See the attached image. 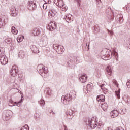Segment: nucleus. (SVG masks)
Instances as JSON below:
<instances>
[{
  "label": "nucleus",
  "instance_id": "obj_32",
  "mask_svg": "<svg viewBox=\"0 0 130 130\" xmlns=\"http://www.w3.org/2000/svg\"><path fill=\"white\" fill-rule=\"evenodd\" d=\"M113 55L115 57L116 59H117V57H118V53L115 51V50H113Z\"/></svg>",
  "mask_w": 130,
  "mask_h": 130
},
{
  "label": "nucleus",
  "instance_id": "obj_2",
  "mask_svg": "<svg viewBox=\"0 0 130 130\" xmlns=\"http://www.w3.org/2000/svg\"><path fill=\"white\" fill-rule=\"evenodd\" d=\"M38 72L39 74H41V76L44 78H46L47 77V73L48 71L47 70H45V67L42 64H39L37 67Z\"/></svg>",
  "mask_w": 130,
  "mask_h": 130
},
{
  "label": "nucleus",
  "instance_id": "obj_45",
  "mask_svg": "<svg viewBox=\"0 0 130 130\" xmlns=\"http://www.w3.org/2000/svg\"><path fill=\"white\" fill-rule=\"evenodd\" d=\"M75 2H77V4L80 6V3H81V0H75Z\"/></svg>",
  "mask_w": 130,
  "mask_h": 130
},
{
  "label": "nucleus",
  "instance_id": "obj_24",
  "mask_svg": "<svg viewBox=\"0 0 130 130\" xmlns=\"http://www.w3.org/2000/svg\"><path fill=\"white\" fill-rule=\"evenodd\" d=\"M42 42L44 45H47L48 44V40L47 37H44L43 38Z\"/></svg>",
  "mask_w": 130,
  "mask_h": 130
},
{
  "label": "nucleus",
  "instance_id": "obj_50",
  "mask_svg": "<svg viewBox=\"0 0 130 130\" xmlns=\"http://www.w3.org/2000/svg\"><path fill=\"white\" fill-rule=\"evenodd\" d=\"M104 86V84H102L101 85V88H102V89H103V86Z\"/></svg>",
  "mask_w": 130,
  "mask_h": 130
},
{
  "label": "nucleus",
  "instance_id": "obj_10",
  "mask_svg": "<svg viewBox=\"0 0 130 130\" xmlns=\"http://www.w3.org/2000/svg\"><path fill=\"white\" fill-rule=\"evenodd\" d=\"M88 76L86 74H83L79 77V80L81 83H86Z\"/></svg>",
  "mask_w": 130,
  "mask_h": 130
},
{
  "label": "nucleus",
  "instance_id": "obj_47",
  "mask_svg": "<svg viewBox=\"0 0 130 130\" xmlns=\"http://www.w3.org/2000/svg\"><path fill=\"white\" fill-rule=\"evenodd\" d=\"M63 128H64V130H68V128L67 127V126L63 125Z\"/></svg>",
  "mask_w": 130,
  "mask_h": 130
},
{
  "label": "nucleus",
  "instance_id": "obj_43",
  "mask_svg": "<svg viewBox=\"0 0 130 130\" xmlns=\"http://www.w3.org/2000/svg\"><path fill=\"white\" fill-rule=\"evenodd\" d=\"M59 1V0H54V3L55 5H56V6H57Z\"/></svg>",
  "mask_w": 130,
  "mask_h": 130
},
{
  "label": "nucleus",
  "instance_id": "obj_39",
  "mask_svg": "<svg viewBox=\"0 0 130 130\" xmlns=\"http://www.w3.org/2000/svg\"><path fill=\"white\" fill-rule=\"evenodd\" d=\"M44 2H45V4H50L51 3V1L50 0H44Z\"/></svg>",
  "mask_w": 130,
  "mask_h": 130
},
{
  "label": "nucleus",
  "instance_id": "obj_44",
  "mask_svg": "<svg viewBox=\"0 0 130 130\" xmlns=\"http://www.w3.org/2000/svg\"><path fill=\"white\" fill-rule=\"evenodd\" d=\"M97 128H101V124L100 123H99V124H97Z\"/></svg>",
  "mask_w": 130,
  "mask_h": 130
},
{
  "label": "nucleus",
  "instance_id": "obj_53",
  "mask_svg": "<svg viewBox=\"0 0 130 130\" xmlns=\"http://www.w3.org/2000/svg\"><path fill=\"white\" fill-rule=\"evenodd\" d=\"M128 81H130V80H128Z\"/></svg>",
  "mask_w": 130,
  "mask_h": 130
},
{
  "label": "nucleus",
  "instance_id": "obj_23",
  "mask_svg": "<svg viewBox=\"0 0 130 130\" xmlns=\"http://www.w3.org/2000/svg\"><path fill=\"white\" fill-rule=\"evenodd\" d=\"M86 88H87V91H91V90L93 89V84L89 83L87 84Z\"/></svg>",
  "mask_w": 130,
  "mask_h": 130
},
{
  "label": "nucleus",
  "instance_id": "obj_48",
  "mask_svg": "<svg viewBox=\"0 0 130 130\" xmlns=\"http://www.w3.org/2000/svg\"><path fill=\"white\" fill-rule=\"evenodd\" d=\"M125 113L124 112H123V110H122V112L121 113V114H124Z\"/></svg>",
  "mask_w": 130,
  "mask_h": 130
},
{
  "label": "nucleus",
  "instance_id": "obj_42",
  "mask_svg": "<svg viewBox=\"0 0 130 130\" xmlns=\"http://www.w3.org/2000/svg\"><path fill=\"white\" fill-rule=\"evenodd\" d=\"M113 83L114 84H115V85H116V86H117V85H118V83H117V81H116V80H114L113 81Z\"/></svg>",
  "mask_w": 130,
  "mask_h": 130
},
{
  "label": "nucleus",
  "instance_id": "obj_13",
  "mask_svg": "<svg viewBox=\"0 0 130 130\" xmlns=\"http://www.w3.org/2000/svg\"><path fill=\"white\" fill-rule=\"evenodd\" d=\"M12 115V111L10 110H7L6 112L5 117V120H9L10 118H11V116Z\"/></svg>",
  "mask_w": 130,
  "mask_h": 130
},
{
  "label": "nucleus",
  "instance_id": "obj_36",
  "mask_svg": "<svg viewBox=\"0 0 130 130\" xmlns=\"http://www.w3.org/2000/svg\"><path fill=\"white\" fill-rule=\"evenodd\" d=\"M68 113L70 116H72V115H73L74 114V111H73V110H70L68 112Z\"/></svg>",
  "mask_w": 130,
  "mask_h": 130
},
{
  "label": "nucleus",
  "instance_id": "obj_6",
  "mask_svg": "<svg viewBox=\"0 0 130 130\" xmlns=\"http://www.w3.org/2000/svg\"><path fill=\"white\" fill-rule=\"evenodd\" d=\"M49 31H53L55 29H56V24L54 22H50L48 24Z\"/></svg>",
  "mask_w": 130,
  "mask_h": 130
},
{
  "label": "nucleus",
  "instance_id": "obj_5",
  "mask_svg": "<svg viewBox=\"0 0 130 130\" xmlns=\"http://www.w3.org/2000/svg\"><path fill=\"white\" fill-rule=\"evenodd\" d=\"M27 7L29 10H34L36 8V3H35L32 0H29L27 3Z\"/></svg>",
  "mask_w": 130,
  "mask_h": 130
},
{
  "label": "nucleus",
  "instance_id": "obj_19",
  "mask_svg": "<svg viewBox=\"0 0 130 130\" xmlns=\"http://www.w3.org/2000/svg\"><path fill=\"white\" fill-rule=\"evenodd\" d=\"M31 49L34 53H39V49L35 45L32 46Z\"/></svg>",
  "mask_w": 130,
  "mask_h": 130
},
{
  "label": "nucleus",
  "instance_id": "obj_27",
  "mask_svg": "<svg viewBox=\"0 0 130 130\" xmlns=\"http://www.w3.org/2000/svg\"><path fill=\"white\" fill-rule=\"evenodd\" d=\"M115 94L118 99H120V89H119L118 91H115Z\"/></svg>",
  "mask_w": 130,
  "mask_h": 130
},
{
  "label": "nucleus",
  "instance_id": "obj_11",
  "mask_svg": "<svg viewBox=\"0 0 130 130\" xmlns=\"http://www.w3.org/2000/svg\"><path fill=\"white\" fill-rule=\"evenodd\" d=\"M99 104L100 106H101V108H102L103 110H104V111L105 112L107 111V109L108 108V107L107 106V103H106L104 102Z\"/></svg>",
  "mask_w": 130,
  "mask_h": 130
},
{
  "label": "nucleus",
  "instance_id": "obj_29",
  "mask_svg": "<svg viewBox=\"0 0 130 130\" xmlns=\"http://www.w3.org/2000/svg\"><path fill=\"white\" fill-rule=\"evenodd\" d=\"M23 102V99H21L18 102H15V104H16L17 106L20 107L21 106V104Z\"/></svg>",
  "mask_w": 130,
  "mask_h": 130
},
{
  "label": "nucleus",
  "instance_id": "obj_35",
  "mask_svg": "<svg viewBox=\"0 0 130 130\" xmlns=\"http://www.w3.org/2000/svg\"><path fill=\"white\" fill-rule=\"evenodd\" d=\"M58 47H59V45H53V48H54V49L55 50H57V49H58Z\"/></svg>",
  "mask_w": 130,
  "mask_h": 130
},
{
  "label": "nucleus",
  "instance_id": "obj_37",
  "mask_svg": "<svg viewBox=\"0 0 130 130\" xmlns=\"http://www.w3.org/2000/svg\"><path fill=\"white\" fill-rule=\"evenodd\" d=\"M47 94L48 95H50L51 94V90H50V89L48 88L47 89Z\"/></svg>",
  "mask_w": 130,
  "mask_h": 130
},
{
  "label": "nucleus",
  "instance_id": "obj_28",
  "mask_svg": "<svg viewBox=\"0 0 130 130\" xmlns=\"http://www.w3.org/2000/svg\"><path fill=\"white\" fill-rule=\"evenodd\" d=\"M24 39V36H19L17 39V40L18 42H21V41H23V40Z\"/></svg>",
  "mask_w": 130,
  "mask_h": 130
},
{
  "label": "nucleus",
  "instance_id": "obj_52",
  "mask_svg": "<svg viewBox=\"0 0 130 130\" xmlns=\"http://www.w3.org/2000/svg\"><path fill=\"white\" fill-rule=\"evenodd\" d=\"M85 93H86V94H87V93H88V92H86V91H85Z\"/></svg>",
  "mask_w": 130,
  "mask_h": 130
},
{
  "label": "nucleus",
  "instance_id": "obj_16",
  "mask_svg": "<svg viewBox=\"0 0 130 130\" xmlns=\"http://www.w3.org/2000/svg\"><path fill=\"white\" fill-rule=\"evenodd\" d=\"M11 14L12 17H16V16L18 15V12H17V10L14 7H12L11 9Z\"/></svg>",
  "mask_w": 130,
  "mask_h": 130
},
{
  "label": "nucleus",
  "instance_id": "obj_51",
  "mask_svg": "<svg viewBox=\"0 0 130 130\" xmlns=\"http://www.w3.org/2000/svg\"><path fill=\"white\" fill-rule=\"evenodd\" d=\"M51 113H52V114H55V113H54V112H53V111H52Z\"/></svg>",
  "mask_w": 130,
  "mask_h": 130
},
{
  "label": "nucleus",
  "instance_id": "obj_49",
  "mask_svg": "<svg viewBox=\"0 0 130 130\" xmlns=\"http://www.w3.org/2000/svg\"><path fill=\"white\" fill-rule=\"evenodd\" d=\"M106 130H112V129H111V128L108 127H107Z\"/></svg>",
  "mask_w": 130,
  "mask_h": 130
},
{
  "label": "nucleus",
  "instance_id": "obj_9",
  "mask_svg": "<svg viewBox=\"0 0 130 130\" xmlns=\"http://www.w3.org/2000/svg\"><path fill=\"white\" fill-rule=\"evenodd\" d=\"M72 15L70 14H67L65 15L63 19H64L67 22V23H71V22H73V18H72Z\"/></svg>",
  "mask_w": 130,
  "mask_h": 130
},
{
  "label": "nucleus",
  "instance_id": "obj_26",
  "mask_svg": "<svg viewBox=\"0 0 130 130\" xmlns=\"http://www.w3.org/2000/svg\"><path fill=\"white\" fill-rule=\"evenodd\" d=\"M57 6L59 7V8H60V7H62V6H63V0H59Z\"/></svg>",
  "mask_w": 130,
  "mask_h": 130
},
{
  "label": "nucleus",
  "instance_id": "obj_21",
  "mask_svg": "<svg viewBox=\"0 0 130 130\" xmlns=\"http://www.w3.org/2000/svg\"><path fill=\"white\" fill-rule=\"evenodd\" d=\"M25 52L24 51H20L18 53V56L20 57V58H24L25 57Z\"/></svg>",
  "mask_w": 130,
  "mask_h": 130
},
{
  "label": "nucleus",
  "instance_id": "obj_20",
  "mask_svg": "<svg viewBox=\"0 0 130 130\" xmlns=\"http://www.w3.org/2000/svg\"><path fill=\"white\" fill-rule=\"evenodd\" d=\"M96 2V5L98 8L99 9H102L103 6H102V3H101V0H95Z\"/></svg>",
  "mask_w": 130,
  "mask_h": 130
},
{
  "label": "nucleus",
  "instance_id": "obj_31",
  "mask_svg": "<svg viewBox=\"0 0 130 130\" xmlns=\"http://www.w3.org/2000/svg\"><path fill=\"white\" fill-rule=\"evenodd\" d=\"M60 8H61V11H63V12H66L67 10H68V7L64 6V5L61 6Z\"/></svg>",
  "mask_w": 130,
  "mask_h": 130
},
{
  "label": "nucleus",
  "instance_id": "obj_22",
  "mask_svg": "<svg viewBox=\"0 0 130 130\" xmlns=\"http://www.w3.org/2000/svg\"><path fill=\"white\" fill-rule=\"evenodd\" d=\"M11 32L13 33V34H14V35H17V34H18V31L16 29V27L13 26L11 28Z\"/></svg>",
  "mask_w": 130,
  "mask_h": 130
},
{
  "label": "nucleus",
  "instance_id": "obj_38",
  "mask_svg": "<svg viewBox=\"0 0 130 130\" xmlns=\"http://www.w3.org/2000/svg\"><path fill=\"white\" fill-rule=\"evenodd\" d=\"M43 8L44 10H46V9H47V5L46 3L43 4Z\"/></svg>",
  "mask_w": 130,
  "mask_h": 130
},
{
  "label": "nucleus",
  "instance_id": "obj_7",
  "mask_svg": "<svg viewBox=\"0 0 130 130\" xmlns=\"http://www.w3.org/2000/svg\"><path fill=\"white\" fill-rule=\"evenodd\" d=\"M0 62L1 64L5 65L8 63V58L5 55L0 56Z\"/></svg>",
  "mask_w": 130,
  "mask_h": 130
},
{
  "label": "nucleus",
  "instance_id": "obj_17",
  "mask_svg": "<svg viewBox=\"0 0 130 130\" xmlns=\"http://www.w3.org/2000/svg\"><path fill=\"white\" fill-rule=\"evenodd\" d=\"M41 33L40 29L39 28H35L32 30V34L34 36H38Z\"/></svg>",
  "mask_w": 130,
  "mask_h": 130
},
{
  "label": "nucleus",
  "instance_id": "obj_25",
  "mask_svg": "<svg viewBox=\"0 0 130 130\" xmlns=\"http://www.w3.org/2000/svg\"><path fill=\"white\" fill-rule=\"evenodd\" d=\"M110 56L109 54H105L102 56V58L104 59V60H108V57Z\"/></svg>",
  "mask_w": 130,
  "mask_h": 130
},
{
  "label": "nucleus",
  "instance_id": "obj_4",
  "mask_svg": "<svg viewBox=\"0 0 130 130\" xmlns=\"http://www.w3.org/2000/svg\"><path fill=\"white\" fill-rule=\"evenodd\" d=\"M10 74L12 77H16L18 75V67L17 66H13L10 70Z\"/></svg>",
  "mask_w": 130,
  "mask_h": 130
},
{
  "label": "nucleus",
  "instance_id": "obj_18",
  "mask_svg": "<svg viewBox=\"0 0 130 130\" xmlns=\"http://www.w3.org/2000/svg\"><path fill=\"white\" fill-rule=\"evenodd\" d=\"M56 52L58 54H62V52H64V48H63V46L59 45Z\"/></svg>",
  "mask_w": 130,
  "mask_h": 130
},
{
  "label": "nucleus",
  "instance_id": "obj_46",
  "mask_svg": "<svg viewBox=\"0 0 130 130\" xmlns=\"http://www.w3.org/2000/svg\"><path fill=\"white\" fill-rule=\"evenodd\" d=\"M109 32L110 34V35H111V36H112V35H113V31L112 30H109Z\"/></svg>",
  "mask_w": 130,
  "mask_h": 130
},
{
  "label": "nucleus",
  "instance_id": "obj_30",
  "mask_svg": "<svg viewBox=\"0 0 130 130\" xmlns=\"http://www.w3.org/2000/svg\"><path fill=\"white\" fill-rule=\"evenodd\" d=\"M30 128L28 125H25L24 126L21 127L20 130H29Z\"/></svg>",
  "mask_w": 130,
  "mask_h": 130
},
{
  "label": "nucleus",
  "instance_id": "obj_3",
  "mask_svg": "<svg viewBox=\"0 0 130 130\" xmlns=\"http://www.w3.org/2000/svg\"><path fill=\"white\" fill-rule=\"evenodd\" d=\"M86 124L89 125L91 128L94 129L97 127V122L96 119H88V121L86 122Z\"/></svg>",
  "mask_w": 130,
  "mask_h": 130
},
{
  "label": "nucleus",
  "instance_id": "obj_12",
  "mask_svg": "<svg viewBox=\"0 0 130 130\" xmlns=\"http://www.w3.org/2000/svg\"><path fill=\"white\" fill-rule=\"evenodd\" d=\"M118 114H119V112L116 110H114L112 111L110 113V115L112 118L117 117V116H118Z\"/></svg>",
  "mask_w": 130,
  "mask_h": 130
},
{
  "label": "nucleus",
  "instance_id": "obj_15",
  "mask_svg": "<svg viewBox=\"0 0 130 130\" xmlns=\"http://www.w3.org/2000/svg\"><path fill=\"white\" fill-rule=\"evenodd\" d=\"M57 14V12L56 11V10L55 9H51L48 13V16L49 17H54L55 15Z\"/></svg>",
  "mask_w": 130,
  "mask_h": 130
},
{
  "label": "nucleus",
  "instance_id": "obj_1",
  "mask_svg": "<svg viewBox=\"0 0 130 130\" xmlns=\"http://www.w3.org/2000/svg\"><path fill=\"white\" fill-rule=\"evenodd\" d=\"M77 97V94L75 90H71L69 94H67L66 95H63L61 98L62 103L63 104L67 105L72 99H75Z\"/></svg>",
  "mask_w": 130,
  "mask_h": 130
},
{
  "label": "nucleus",
  "instance_id": "obj_40",
  "mask_svg": "<svg viewBox=\"0 0 130 130\" xmlns=\"http://www.w3.org/2000/svg\"><path fill=\"white\" fill-rule=\"evenodd\" d=\"M115 130H124V129L122 127H118Z\"/></svg>",
  "mask_w": 130,
  "mask_h": 130
},
{
  "label": "nucleus",
  "instance_id": "obj_8",
  "mask_svg": "<svg viewBox=\"0 0 130 130\" xmlns=\"http://www.w3.org/2000/svg\"><path fill=\"white\" fill-rule=\"evenodd\" d=\"M105 96L104 95H98L96 97V101L98 102V104H100L105 101Z\"/></svg>",
  "mask_w": 130,
  "mask_h": 130
},
{
  "label": "nucleus",
  "instance_id": "obj_33",
  "mask_svg": "<svg viewBox=\"0 0 130 130\" xmlns=\"http://www.w3.org/2000/svg\"><path fill=\"white\" fill-rule=\"evenodd\" d=\"M39 104H40V105H41L42 106H43V105L45 104V102L43 100H40L39 101Z\"/></svg>",
  "mask_w": 130,
  "mask_h": 130
},
{
  "label": "nucleus",
  "instance_id": "obj_14",
  "mask_svg": "<svg viewBox=\"0 0 130 130\" xmlns=\"http://www.w3.org/2000/svg\"><path fill=\"white\" fill-rule=\"evenodd\" d=\"M106 72L107 75H108L109 76H111L112 74V68L110 65H108L106 69Z\"/></svg>",
  "mask_w": 130,
  "mask_h": 130
},
{
  "label": "nucleus",
  "instance_id": "obj_34",
  "mask_svg": "<svg viewBox=\"0 0 130 130\" xmlns=\"http://www.w3.org/2000/svg\"><path fill=\"white\" fill-rule=\"evenodd\" d=\"M11 39H6L5 40V42L7 44H10V43H11Z\"/></svg>",
  "mask_w": 130,
  "mask_h": 130
},
{
  "label": "nucleus",
  "instance_id": "obj_41",
  "mask_svg": "<svg viewBox=\"0 0 130 130\" xmlns=\"http://www.w3.org/2000/svg\"><path fill=\"white\" fill-rule=\"evenodd\" d=\"M126 85L127 86V88H128V89H130V81H128L126 83Z\"/></svg>",
  "mask_w": 130,
  "mask_h": 130
}]
</instances>
